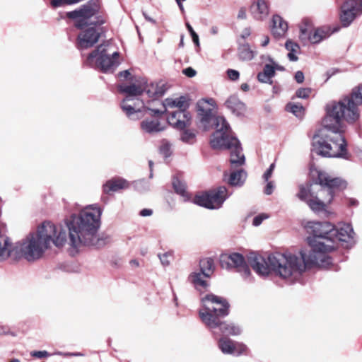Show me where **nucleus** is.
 Returning a JSON list of instances; mask_svg holds the SVG:
<instances>
[{
	"label": "nucleus",
	"mask_w": 362,
	"mask_h": 362,
	"mask_svg": "<svg viewBox=\"0 0 362 362\" xmlns=\"http://www.w3.org/2000/svg\"><path fill=\"white\" fill-rule=\"evenodd\" d=\"M246 178V173L243 170L234 171L230 173L228 183L232 186H241Z\"/></svg>",
	"instance_id": "obj_31"
},
{
	"label": "nucleus",
	"mask_w": 362,
	"mask_h": 362,
	"mask_svg": "<svg viewBox=\"0 0 362 362\" xmlns=\"http://www.w3.org/2000/svg\"><path fill=\"white\" fill-rule=\"evenodd\" d=\"M243 91H247L249 90V85L247 83H243L240 86Z\"/></svg>",
	"instance_id": "obj_61"
},
{
	"label": "nucleus",
	"mask_w": 362,
	"mask_h": 362,
	"mask_svg": "<svg viewBox=\"0 0 362 362\" xmlns=\"http://www.w3.org/2000/svg\"><path fill=\"white\" fill-rule=\"evenodd\" d=\"M216 132L212 134L210 144L214 149L226 148L230 151V161L232 165H242L245 163V156L240 143L231 135V129L226 119L217 116L214 119Z\"/></svg>",
	"instance_id": "obj_9"
},
{
	"label": "nucleus",
	"mask_w": 362,
	"mask_h": 362,
	"mask_svg": "<svg viewBox=\"0 0 362 362\" xmlns=\"http://www.w3.org/2000/svg\"><path fill=\"white\" fill-rule=\"evenodd\" d=\"M66 240V230L62 225L44 221L36 233H30L21 241L12 243L7 237L6 245L0 249V261L8 257L15 260L24 258L29 262L35 261L40 259L51 245L60 247Z\"/></svg>",
	"instance_id": "obj_2"
},
{
	"label": "nucleus",
	"mask_w": 362,
	"mask_h": 362,
	"mask_svg": "<svg viewBox=\"0 0 362 362\" xmlns=\"http://www.w3.org/2000/svg\"><path fill=\"white\" fill-rule=\"evenodd\" d=\"M285 47L288 50L287 57L291 62H296L298 59V54L300 53L299 45L292 40H287L285 43Z\"/></svg>",
	"instance_id": "obj_30"
},
{
	"label": "nucleus",
	"mask_w": 362,
	"mask_h": 362,
	"mask_svg": "<svg viewBox=\"0 0 362 362\" xmlns=\"http://www.w3.org/2000/svg\"><path fill=\"white\" fill-rule=\"evenodd\" d=\"M170 256V255L168 253H164V254L158 255L159 259L161 262V264L163 266L167 267L170 264V260H169Z\"/></svg>",
	"instance_id": "obj_44"
},
{
	"label": "nucleus",
	"mask_w": 362,
	"mask_h": 362,
	"mask_svg": "<svg viewBox=\"0 0 362 362\" xmlns=\"http://www.w3.org/2000/svg\"><path fill=\"white\" fill-rule=\"evenodd\" d=\"M130 264L132 265H134V266H136V267H138L139 266V262L136 259H132L130 261Z\"/></svg>",
	"instance_id": "obj_63"
},
{
	"label": "nucleus",
	"mask_w": 362,
	"mask_h": 362,
	"mask_svg": "<svg viewBox=\"0 0 362 362\" xmlns=\"http://www.w3.org/2000/svg\"><path fill=\"white\" fill-rule=\"evenodd\" d=\"M144 112L145 115L148 114L151 117L146 118L141 122L140 127L144 132L153 134L165 129V124L160 121V117L165 113V111L148 107Z\"/></svg>",
	"instance_id": "obj_15"
},
{
	"label": "nucleus",
	"mask_w": 362,
	"mask_h": 362,
	"mask_svg": "<svg viewBox=\"0 0 362 362\" xmlns=\"http://www.w3.org/2000/svg\"><path fill=\"white\" fill-rule=\"evenodd\" d=\"M228 77L231 81H237L239 78L240 74L238 71L234 69H228L227 71Z\"/></svg>",
	"instance_id": "obj_42"
},
{
	"label": "nucleus",
	"mask_w": 362,
	"mask_h": 362,
	"mask_svg": "<svg viewBox=\"0 0 362 362\" xmlns=\"http://www.w3.org/2000/svg\"><path fill=\"white\" fill-rule=\"evenodd\" d=\"M30 355L33 357L42 358H46V357L50 356L52 355H55V354H54V353L49 354L47 351H33L30 352Z\"/></svg>",
	"instance_id": "obj_39"
},
{
	"label": "nucleus",
	"mask_w": 362,
	"mask_h": 362,
	"mask_svg": "<svg viewBox=\"0 0 362 362\" xmlns=\"http://www.w3.org/2000/svg\"><path fill=\"white\" fill-rule=\"evenodd\" d=\"M275 165L274 163H272L269 168L267 170V171L263 175V179L265 182H268L269 179L272 177L273 171L274 170Z\"/></svg>",
	"instance_id": "obj_41"
},
{
	"label": "nucleus",
	"mask_w": 362,
	"mask_h": 362,
	"mask_svg": "<svg viewBox=\"0 0 362 362\" xmlns=\"http://www.w3.org/2000/svg\"><path fill=\"white\" fill-rule=\"evenodd\" d=\"M340 8L341 24L348 27L357 17L362 15V0H346Z\"/></svg>",
	"instance_id": "obj_16"
},
{
	"label": "nucleus",
	"mask_w": 362,
	"mask_h": 362,
	"mask_svg": "<svg viewBox=\"0 0 362 362\" xmlns=\"http://www.w3.org/2000/svg\"><path fill=\"white\" fill-rule=\"evenodd\" d=\"M270 260L275 274L289 284L299 281L307 267H319L317 258L303 250L298 254H272Z\"/></svg>",
	"instance_id": "obj_7"
},
{
	"label": "nucleus",
	"mask_w": 362,
	"mask_h": 362,
	"mask_svg": "<svg viewBox=\"0 0 362 362\" xmlns=\"http://www.w3.org/2000/svg\"><path fill=\"white\" fill-rule=\"evenodd\" d=\"M269 62H271L270 65H272L274 67V71L275 72V70L278 71H284V67L283 66H281L278 64H276L272 58H269Z\"/></svg>",
	"instance_id": "obj_49"
},
{
	"label": "nucleus",
	"mask_w": 362,
	"mask_h": 362,
	"mask_svg": "<svg viewBox=\"0 0 362 362\" xmlns=\"http://www.w3.org/2000/svg\"><path fill=\"white\" fill-rule=\"evenodd\" d=\"M129 187V182L122 177H114L107 180L103 185V192L105 194L117 192L120 189H127Z\"/></svg>",
	"instance_id": "obj_23"
},
{
	"label": "nucleus",
	"mask_w": 362,
	"mask_h": 362,
	"mask_svg": "<svg viewBox=\"0 0 362 362\" xmlns=\"http://www.w3.org/2000/svg\"><path fill=\"white\" fill-rule=\"evenodd\" d=\"M168 122L174 128L182 130L191 125L192 117L187 109L175 110L168 117Z\"/></svg>",
	"instance_id": "obj_20"
},
{
	"label": "nucleus",
	"mask_w": 362,
	"mask_h": 362,
	"mask_svg": "<svg viewBox=\"0 0 362 362\" xmlns=\"http://www.w3.org/2000/svg\"><path fill=\"white\" fill-rule=\"evenodd\" d=\"M332 238L334 240L336 248L338 243L345 248H351L356 243V233L351 224L349 223L341 222L334 225Z\"/></svg>",
	"instance_id": "obj_14"
},
{
	"label": "nucleus",
	"mask_w": 362,
	"mask_h": 362,
	"mask_svg": "<svg viewBox=\"0 0 362 362\" xmlns=\"http://www.w3.org/2000/svg\"><path fill=\"white\" fill-rule=\"evenodd\" d=\"M311 93V89L309 88H301L296 91V96L299 98H307Z\"/></svg>",
	"instance_id": "obj_38"
},
{
	"label": "nucleus",
	"mask_w": 362,
	"mask_h": 362,
	"mask_svg": "<svg viewBox=\"0 0 362 362\" xmlns=\"http://www.w3.org/2000/svg\"><path fill=\"white\" fill-rule=\"evenodd\" d=\"M275 75L274 67L270 64H265L263 71L257 74L259 81L265 83H272V77Z\"/></svg>",
	"instance_id": "obj_28"
},
{
	"label": "nucleus",
	"mask_w": 362,
	"mask_h": 362,
	"mask_svg": "<svg viewBox=\"0 0 362 362\" xmlns=\"http://www.w3.org/2000/svg\"><path fill=\"white\" fill-rule=\"evenodd\" d=\"M182 73L185 76L190 77V78L194 77L196 75V71L191 67H188V68L183 69Z\"/></svg>",
	"instance_id": "obj_48"
},
{
	"label": "nucleus",
	"mask_w": 362,
	"mask_h": 362,
	"mask_svg": "<svg viewBox=\"0 0 362 362\" xmlns=\"http://www.w3.org/2000/svg\"><path fill=\"white\" fill-rule=\"evenodd\" d=\"M269 37L268 36H264V39H263V40L262 42V47H265V46H267L269 44Z\"/></svg>",
	"instance_id": "obj_58"
},
{
	"label": "nucleus",
	"mask_w": 362,
	"mask_h": 362,
	"mask_svg": "<svg viewBox=\"0 0 362 362\" xmlns=\"http://www.w3.org/2000/svg\"><path fill=\"white\" fill-rule=\"evenodd\" d=\"M9 334L10 330L7 326L0 325V335H7Z\"/></svg>",
	"instance_id": "obj_53"
},
{
	"label": "nucleus",
	"mask_w": 362,
	"mask_h": 362,
	"mask_svg": "<svg viewBox=\"0 0 362 362\" xmlns=\"http://www.w3.org/2000/svg\"><path fill=\"white\" fill-rule=\"evenodd\" d=\"M54 354L62 356L64 357H69V356H83L84 354L81 352H75V353H69V352H62V351H57L54 353Z\"/></svg>",
	"instance_id": "obj_43"
},
{
	"label": "nucleus",
	"mask_w": 362,
	"mask_h": 362,
	"mask_svg": "<svg viewBox=\"0 0 362 362\" xmlns=\"http://www.w3.org/2000/svg\"><path fill=\"white\" fill-rule=\"evenodd\" d=\"M201 304L198 312L199 318L215 338L220 335L238 336L241 334L240 326L222 320L229 314L230 305L226 299L209 293L201 298Z\"/></svg>",
	"instance_id": "obj_5"
},
{
	"label": "nucleus",
	"mask_w": 362,
	"mask_h": 362,
	"mask_svg": "<svg viewBox=\"0 0 362 362\" xmlns=\"http://www.w3.org/2000/svg\"><path fill=\"white\" fill-rule=\"evenodd\" d=\"M186 27H187L189 33H190V35L195 32L189 23H186Z\"/></svg>",
	"instance_id": "obj_60"
},
{
	"label": "nucleus",
	"mask_w": 362,
	"mask_h": 362,
	"mask_svg": "<svg viewBox=\"0 0 362 362\" xmlns=\"http://www.w3.org/2000/svg\"><path fill=\"white\" fill-rule=\"evenodd\" d=\"M119 53L113 50L109 44H102L90 52L86 59L90 66L100 69L103 72L113 71L118 66Z\"/></svg>",
	"instance_id": "obj_10"
},
{
	"label": "nucleus",
	"mask_w": 362,
	"mask_h": 362,
	"mask_svg": "<svg viewBox=\"0 0 362 362\" xmlns=\"http://www.w3.org/2000/svg\"><path fill=\"white\" fill-rule=\"evenodd\" d=\"M148 163H149V167H150V170H151L150 177L152 178L153 177V173H152L153 162L151 160H150L148 162Z\"/></svg>",
	"instance_id": "obj_62"
},
{
	"label": "nucleus",
	"mask_w": 362,
	"mask_h": 362,
	"mask_svg": "<svg viewBox=\"0 0 362 362\" xmlns=\"http://www.w3.org/2000/svg\"><path fill=\"white\" fill-rule=\"evenodd\" d=\"M295 79L298 83H302L304 81V74L301 71H298L295 74Z\"/></svg>",
	"instance_id": "obj_50"
},
{
	"label": "nucleus",
	"mask_w": 362,
	"mask_h": 362,
	"mask_svg": "<svg viewBox=\"0 0 362 362\" xmlns=\"http://www.w3.org/2000/svg\"><path fill=\"white\" fill-rule=\"evenodd\" d=\"M358 204V202L356 199L351 198L348 200V205L349 206H356Z\"/></svg>",
	"instance_id": "obj_55"
},
{
	"label": "nucleus",
	"mask_w": 362,
	"mask_h": 362,
	"mask_svg": "<svg viewBox=\"0 0 362 362\" xmlns=\"http://www.w3.org/2000/svg\"><path fill=\"white\" fill-rule=\"evenodd\" d=\"M119 75L120 77H122L124 78H128L131 74L128 70H125L119 72Z\"/></svg>",
	"instance_id": "obj_56"
},
{
	"label": "nucleus",
	"mask_w": 362,
	"mask_h": 362,
	"mask_svg": "<svg viewBox=\"0 0 362 362\" xmlns=\"http://www.w3.org/2000/svg\"><path fill=\"white\" fill-rule=\"evenodd\" d=\"M330 33L329 30L325 28H317L312 30L311 35L310 36L309 42L312 44H317L327 38Z\"/></svg>",
	"instance_id": "obj_29"
},
{
	"label": "nucleus",
	"mask_w": 362,
	"mask_h": 362,
	"mask_svg": "<svg viewBox=\"0 0 362 362\" xmlns=\"http://www.w3.org/2000/svg\"><path fill=\"white\" fill-rule=\"evenodd\" d=\"M250 35V28H245V29L243 30V33L242 37L245 38V37H248Z\"/></svg>",
	"instance_id": "obj_59"
},
{
	"label": "nucleus",
	"mask_w": 362,
	"mask_h": 362,
	"mask_svg": "<svg viewBox=\"0 0 362 362\" xmlns=\"http://www.w3.org/2000/svg\"><path fill=\"white\" fill-rule=\"evenodd\" d=\"M250 13L256 21H263L269 14V3L267 0H255L250 8Z\"/></svg>",
	"instance_id": "obj_21"
},
{
	"label": "nucleus",
	"mask_w": 362,
	"mask_h": 362,
	"mask_svg": "<svg viewBox=\"0 0 362 362\" xmlns=\"http://www.w3.org/2000/svg\"><path fill=\"white\" fill-rule=\"evenodd\" d=\"M308 233L307 242L311 247L308 252L317 258L319 267L326 268L332 264V259L327 252L336 250L334 240L332 238L334 225L328 221H309L305 226Z\"/></svg>",
	"instance_id": "obj_8"
},
{
	"label": "nucleus",
	"mask_w": 362,
	"mask_h": 362,
	"mask_svg": "<svg viewBox=\"0 0 362 362\" xmlns=\"http://www.w3.org/2000/svg\"><path fill=\"white\" fill-rule=\"evenodd\" d=\"M143 15L146 21H148L153 24L156 23V21L154 19H153L152 18H151L150 16H148L145 12H143Z\"/></svg>",
	"instance_id": "obj_57"
},
{
	"label": "nucleus",
	"mask_w": 362,
	"mask_h": 362,
	"mask_svg": "<svg viewBox=\"0 0 362 362\" xmlns=\"http://www.w3.org/2000/svg\"><path fill=\"white\" fill-rule=\"evenodd\" d=\"M347 183L340 177H334L325 172H318L315 183L300 185L297 197L305 202L315 213H328L327 208L334 194L345 189Z\"/></svg>",
	"instance_id": "obj_4"
},
{
	"label": "nucleus",
	"mask_w": 362,
	"mask_h": 362,
	"mask_svg": "<svg viewBox=\"0 0 362 362\" xmlns=\"http://www.w3.org/2000/svg\"><path fill=\"white\" fill-rule=\"evenodd\" d=\"M102 213L103 210L98 204H91L66 220L69 245L72 247L77 249L83 245L90 246L97 243Z\"/></svg>",
	"instance_id": "obj_3"
},
{
	"label": "nucleus",
	"mask_w": 362,
	"mask_h": 362,
	"mask_svg": "<svg viewBox=\"0 0 362 362\" xmlns=\"http://www.w3.org/2000/svg\"><path fill=\"white\" fill-rule=\"evenodd\" d=\"M153 214V211L150 209H144L139 212V215L141 216H150Z\"/></svg>",
	"instance_id": "obj_52"
},
{
	"label": "nucleus",
	"mask_w": 362,
	"mask_h": 362,
	"mask_svg": "<svg viewBox=\"0 0 362 362\" xmlns=\"http://www.w3.org/2000/svg\"><path fill=\"white\" fill-rule=\"evenodd\" d=\"M163 106L164 110L166 111L167 108H178L177 110H185L189 107V103L186 97L180 96L176 98H166L163 102Z\"/></svg>",
	"instance_id": "obj_26"
},
{
	"label": "nucleus",
	"mask_w": 362,
	"mask_h": 362,
	"mask_svg": "<svg viewBox=\"0 0 362 362\" xmlns=\"http://www.w3.org/2000/svg\"><path fill=\"white\" fill-rule=\"evenodd\" d=\"M190 35H191V37L192 38V40H193L194 43L197 46H199V40L198 35L194 32L192 34H191Z\"/></svg>",
	"instance_id": "obj_54"
},
{
	"label": "nucleus",
	"mask_w": 362,
	"mask_h": 362,
	"mask_svg": "<svg viewBox=\"0 0 362 362\" xmlns=\"http://www.w3.org/2000/svg\"><path fill=\"white\" fill-rule=\"evenodd\" d=\"M173 186L175 191L181 195L185 200H187L189 199V197L186 191V185L185 182L177 178H174L173 180Z\"/></svg>",
	"instance_id": "obj_32"
},
{
	"label": "nucleus",
	"mask_w": 362,
	"mask_h": 362,
	"mask_svg": "<svg viewBox=\"0 0 362 362\" xmlns=\"http://www.w3.org/2000/svg\"><path fill=\"white\" fill-rule=\"evenodd\" d=\"M286 109L299 118H301L304 115V107L298 103H290L286 105Z\"/></svg>",
	"instance_id": "obj_35"
},
{
	"label": "nucleus",
	"mask_w": 362,
	"mask_h": 362,
	"mask_svg": "<svg viewBox=\"0 0 362 362\" xmlns=\"http://www.w3.org/2000/svg\"><path fill=\"white\" fill-rule=\"evenodd\" d=\"M182 130L180 135L182 141L189 144H194L196 140V132L192 129H185V128Z\"/></svg>",
	"instance_id": "obj_34"
},
{
	"label": "nucleus",
	"mask_w": 362,
	"mask_h": 362,
	"mask_svg": "<svg viewBox=\"0 0 362 362\" xmlns=\"http://www.w3.org/2000/svg\"><path fill=\"white\" fill-rule=\"evenodd\" d=\"M211 33L214 35L218 33V28L217 27H213L211 30Z\"/></svg>",
	"instance_id": "obj_64"
},
{
	"label": "nucleus",
	"mask_w": 362,
	"mask_h": 362,
	"mask_svg": "<svg viewBox=\"0 0 362 362\" xmlns=\"http://www.w3.org/2000/svg\"><path fill=\"white\" fill-rule=\"evenodd\" d=\"M221 264L223 267L226 264L227 268H236L238 272H241L243 276L245 278L250 276L251 274L244 257L239 253L235 252L228 256H222L221 259Z\"/></svg>",
	"instance_id": "obj_18"
},
{
	"label": "nucleus",
	"mask_w": 362,
	"mask_h": 362,
	"mask_svg": "<svg viewBox=\"0 0 362 362\" xmlns=\"http://www.w3.org/2000/svg\"><path fill=\"white\" fill-rule=\"evenodd\" d=\"M311 31L312 29L309 28L301 27L300 28L299 37L304 44L309 42L310 36L311 35Z\"/></svg>",
	"instance_id": "obj_37"
},
{
	"label": "nucleus",
	"mask_w": 362,
	"mask_h": 362,
	"mask_svg": "<svg viewBox=\"0 0 362 362\" xmlns=\"http://www.w3.org/2000/svg\"><path fill=\"white\" fill-rule=\"evenodd\" d=\"M274 189V184L272 181H269L264 188V193L267 195L272 194Z\"/></svg>",
	"instance_id": "obj_45"
},
{
	"label": "nucleus",
	"mask_w": 362,
	"mask_h": 362,
	"mask_svg": "<svg viewBox=\"0 0 362 362\" xmlns=\"http://www.w3.org/2000/svg\"><path fill=\"white\" fill-rule=\"evenodd\" d=\"M272 22L273 35L277 37L284 36L288 30L287 23L279 15H274Z\"/></svg>",
	"instance_id": "obj_25"
},
{
	"label": "nucleus",
	"mask_w": 362,
	"mask_h": 362,
	"mask_svg": "<svg viewBox=\"0 0 362 362\" xmlns=\"http://www.w3.org/2000/svg\"><path fill=\"white\" fill-rule=\"evenodd\" d=\"M204 277L206 276L202 271L199 272H194L189 275L188 281L193 284L197 290L202 291L209 286L207 281L204 279Z\"/></svg>",
	"instance_id": "obj_27"
},
{
	"label": "nucleus",
	"mask_w": 362,
	"mask_h": 362,
	"mask_svg": "<svg viewBox=\"0 0 362 362\" xmlns=\"http://www.w3.org/2000/svg\"><path fill=\"white\" fill-rule=\"evenodd\" d=\"M50 4L52 7L57 8L62 6L66 4V0H51Z\"/></svg>",
	"instance_id": "obj_47"
},
{
	"label": "nucleus",
	"mask_w": 362,
	"mask_h": 362,
	"mask_svg": "<svg viewBox=\"0 0 362 362\" xmlns=\"http://www.w3.org/2000/svg\"><path fill=\"white\" fill-rule=\"evenodd\" d=\"M271 255L267 257L256 253L250 252L247 255V262L252 269L260 276L266 277L273 272V266L270 260Z\"/></svg>",
	"instance_id": "obj_17"
},
{
	"label": "nucleus",
	"mask_w": 362,
	"mask_h": 362,
	"mask_svg": "<svg viewBox=\"0 0 362 362\" xmlns=\"http://www.w3.org/2000/svg\"><path fill=\"white\" fill-rule=\"evenodd\" d=\"M237 17L238 19H245L247 18L246 9L245 8H240Z\"/></svg>",
	"instance_id": "obj_51"
},
{
	"label": "nucleus",
	"mask_w": 362,
	"mask_h": 362,
	"mask_svg": "<svg viewBox=\"0 0 362 362\" xmlns=\"http://www.w3.org/2000/svg\"><path fill=\"white\" fill-rule=\"evenodd\" d=\"M362 105V84L353 88L351 93L338 102H331L326 106V115L322 127L313 139V149L325 157L347 158L346 143L342 134L341 120L353 123L360 117Z\"/></svg>",
	"instance_id": "obj_1"
},
{
	"label": "nucleus",
	"mask_w": 362,
	"mask_h": 362,
	"mask_svg": "<svg viewBox=\"0 0 362 362\" xmlns=\"http://www.w3.org/2000/svg\"><path fill=\"white\" fill-rule=\"evenodd\" d=\"M267 218H268V216L266 214H260V215L256 216L253 218L252 224L255 226H258L262 223V221L264 219H266Z\"/></svg>",
	"instance_id": "obj_40"
},
{
	"label": "nucleus",
	"mask_w": 362,
	"mask_h": 362,
	"mask_svg": "<svg viewBox=\"0 0 362 362\" xmlns=\"http://www.w3.org/2000/svg\"><path fill=\"white\" fill-rule=\"evenodd\" d=\"M239 57L243 60H251L253 57V52L248 45H243L239 48Z\"/></svg>",
	"instance_id": "obj_36"
},
{
	"label": "nucleus",
	"mask_w": 362,
	"mask_h": 362,
	"mask_svg": "<svg viewBox=\"0 0 362 362\" xmlns=\"http://www.w3.org/2000/svg\"><path fill=\"white\" fill-rule=\"evenodd\" d=\"M131 84H121L119 86V90L125 93L126 97L121 103V107L126 115L132 120L140 118L141 113L145 112L148 107L144 106L142 100L137 97L141 95L139 93L135 91H126L127 87H130Z\"/></svg>",
	"instance_id": "obj_12"
},
{
	"label": "nucleus",
	"mask_w": 362,
	"mask_h": 362,
	"mask_svg": "<svg viewBox=\"0 0 362 362\" xmlns=\"http://www.w3.org/2000/svg\"><path fill=\"white\" fill-rule=\"evenodd\" d=\"M170 146L169 144H163L161 146L160 151L165 157H167L170 155Z\"/></svg>",
	"instance_id": "obj_46"
},
{
	"label": "nucleus",
	"mask_w": 362,
	"mask_h": 362,
	"mask_svg": "<svg viewBox=\"0 0 362 362\" xmlns=\"http://www.w3.org/2000/svg\"><path fill=\"white\" fill-rule=\"evenodd\" d=\"M214 101L212 99L202 100L197 105V111L201 123L205 129L207 128L212 119V109L209 105L213 106Z\"/></svg>",
	"instance_id": "obj_22"
},
{
	"label": "nucleus",
	"mask_w": 362,
	"mask_h": 362,
	"mask_svg": "<svg viewBox=\"0 0 362 362\" xmlns=\"http://www.w3.org/2000/svg\"><path fill=\"white\" fill-rule=\"evenodd\" d=\"M200 270L204 276L209 277L213 272V260L211 259H204L199 262Z\"/></svg>",
	"instance_id": "obj_33"
},
{
	"label": "nucleus",
	"mask_w": 362,
	"mask_h": 362,
	"mask_svg": "<svg viewBox=\"0 0 362 362\" xmlns=\"http://www.w3.org/2000/svg\"><path fill=\"white\" fill-rule=\"evenodd\" d=\"M218 346L223 354L237 356L246 354L247 351L245 344L224 337L218 339Z\"/></svg>",
	"instance_id": "obj_19"
},
{
	"label": "nucleus",
	"mask_w": 362,
	"mask_h": 362,
	"mask_svg": "<svg viewBox=\"0 0 362 362\" xmlns=\"http://www.w3.org/2000/svg\"><path fill=\"white\" fill-rule=\"evenodd\" d=\"M66 16L81 30L77 37L78 49H88L98 42L101 33L98 26L104 24L105 20L100 15L97 4L88 2L78 10L68 12Z\"/></svg>",
	"instance_id": "obj_6"
},
{
	"label": "nucleus",
	"mask_w": 362,
	"mask_h": 362,
	"mask_svg": "<svg viewBox=\"0 0 362 362\" xmlns=\"http://www.w3.org/2000/svg\"><path fill=\"white\" fill-rule=\"evenodd\" d=\"M225 104L227 108H228L232 113L236 116H243L246 112L245 105L235 95L230 96L226 101Z\"/></svg>",
	"instance_id": "obj_24"
},
{
	"label": "nucleus",
	"mask_w": 362,
	"mask_h": 362,
	"mask_svg": "<svg viewBox=\"0 0 362 362\" xmlns=\"http://www.w3.org/2000/svg\"><path fill=\"white\" fill-rule=\"evenodd\" d=\"M228 197L227 189L225 187H219L196 195L193 202L209 209H217L222 206Z\"/></svg>",
	"instance_id": "obj_13"
},
{
	"label": "nucleus",
	"mask_w": 362,
	"mask_h": 362,
	"mask_svg": "<svg viewBox=\"0 0 362 362\" xmlns=\"http://www.w3.org/2000/svg\"><path fill=\"white\" fill-rule=\"evenodd\" d=\"M168 89L167 85L163 81L148 83L146 78L134 76L132 78L130 87H127L126 91H135L140 95L146 93L148 98L156 100L162 97Z\"/></svg>",
	"instance_id": "obj_11"
}]
</instances>
